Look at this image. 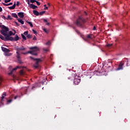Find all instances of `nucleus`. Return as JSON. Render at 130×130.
Segmentation results:
<instances>
[{"mask_svg": "<svg viewBox=\"0 0 130 130\" xmlns=\"http://www.w3.org/2000/svg\"><path fill=\"white\" fill-rule=\"evenodd\" d=\"M9 6H11V5H13V3H10L9 4Z\"/></svg>", "mask_w": 130, "mask_h": 130, "instance_id": "obj_42", "label": "nucleus"}, {"mask_svg": "<svg viewBox=\"0 0 130 130\" xmlns=\"http://www.w3.org/2000/svg\"><path fill=\"white\" fill-rule=\"evenodd\" d=\"M9 99H10L7 100V104H10V103H12V102H13V96H10V97L9 98Z\"/></svg>", "mask_w": 130, "mask_h": 130, "instance_id": "obj_10", "label": "nucleus"}, {"mask_svg": "<svg viewBox=\"0 0 130 130\" xmlns=\"http://www.w3.org/2000/svg\"><path fill=\"white\" fill-rule=\"evenodd\" d=\"M21 36L23 40H26V37L24 35L22 34Z\"/></svg>", "mask_w": 130, "mask_h": 130, "instance_id": "obj_23", "label": "nucleus"}, {"mask_svg": "<svg viewBox=\"0 0 130 130\" xmlns=\"http://www.w3.org/2000/svg\"><path fill=\"white\" fill-rule=\"evenodd\" d=\"M124 64V62H123V61H121L120 63V64L119 65L118 68L117 69V71L122 70V69H123V68L122 67H123Z\"/></svg>", "mask_w": 130, "mask_h": 130, "instance_id": "obj_7", "label": "nucleus"}, {"mask_svg": "<svg viewBox=\"0 0 130 130\" xmlns=\"http://www.w3.org/2000/svg\"><path fill=\"white\" fill-rule=\"evenodd\" d=\"M9 69H12V67L11 66L9 67Z\"/></svg>", "mask_w": 130, "mask_h": 130, "instance_id": "obj_46", "label": "nucleus"}, {"mask_svg": "<svg viewBox=\"0 0 130 130\" xmlns=\"http://www.w3.org/2000/svg\"><path fill=\"white\" fill-rule=\"evenodd\" d=\"M36 3L38 6H40V3H39V2L36 1Z\"/></svg>", "mask_w": 130, "mask_h": 130, "instance_id": "obj_33", "label": "nucleus"}, {"mask_svg": "<svg viewBox=\"0 0 130 130\" xmlns=\"http://www.w3.org/2000/svg\"><path fill=\"white\" fill-rule=\"evenodd\" d=\"M2 49L3 51L5 52V56H11V55H12V53H9L10 51V50L4 47H2Z\"/></svg>", "mask_w": 130, "mask_h": 130, "instance_id": "obj_5", "label": "nucleus"}, {"mask_svg": "<svg viewBox=\"0 0 130 130\" xmlns=\"http://www.w3.org/2000/svg\"><path fill=\"white\" fill-rule=\"evenodd\" d=\"M27 23L29 24V25L31 27V28H33V23H32V22L30 21H27Z\"/></svg>", "mask_w": 130, "mask_h": 130, "instance_id": "obj_19", "label": "nucleus"}, {"mask_svg": "<svg viewBox=\"0 0 130 130\" xmlns=\"http://www.w3.org/2000/svg\"><path fill=\"white\" fill-rule=\"evenodd\" d=\"M27 37L28 38V39H30V38H32V35L28 34L27 35Z\"/></svg>", "mask_w": 130, "mask_h": 130, "instance_id": "obj_21", "label": "nucleus"}, {"mask_svg": "<svg viewBox=\"0 0 130 130\" xmlns=\"http://www.w3.org/2000/svg\"><path fill=\"white\" fill-rule=\"evenodd\" d=\"M2 82H3V78H2V76H0V85Z\"/></svg>", "mask_w": 130, "mask_h": 130, "instance_id": "obj_32", "label": "nucleus"}, {"mask_svg": "<svg viewBox=\"0 0 130 130\" xmlns=\"http://www.w3.org/2000/svg\"><path fill=\"white\" fill-rule=\"evenodd\" d=\"M16 6H17V7H19V6H20V3H19V2H17Z\"/></svg>", "mask_w": 130, "mask_h": 130, "instance_id": "obj_38", "label": "nucleus"}, {"mask_svg": "<svg viewBox=\"0 0 130 130\" xmlns=\"http://www.w3.org/2000/svg\"><path fill=\"white\" fill-rule=\"evenodd\" d=\"M48 5L49 6V7H50V4L49 3L48 4Z\"/></svg>", "mask_w": 130, "mask_h": 130, "instance_id": "obj_44", "label": "nucleus"}, {"mask_svg": "<svg viewBox=\"0 0 130 130\" xmlns=\"http://www.w3.org/2000/svg\"><path fill=\"white\" fill-rule=\"evenodd\" d=\"M15 8H16V4H14L12 6L8 7V8H9L10 10H14Z\"/></svg>", "mask_w": 130, "mask_h": 130, "instance_id": "obj_14", "label": "nucleus"}, {"mask_svg": "<svg viewBox=\"0 0 130 130\" xmlns=\"http://www.w3.org/2000/svg\"><path fill=\"white\" fill-rule=\"evenodd\" d=\"M44 50H45V51H47V49H44Z\"/></svg>", "mask_w": 130, "mask_h": 130, "instance_id": "obj_45", "label": "nucleus"}, {"mask_svg": "<svg viewBox=\"0 0 130 130\" xmlns=\"http://www.w3.org/2000/svg\"><path fill=\"white\" fill-rule=\"evenodd\" d=\"M43 31H44V32L46 33H47V29H46V28H43Z\"/></svg>", "mask_w": 130, "mask_h": 130, "instance_id": "obj_36", "label": "nucleus"}, {"mask_svg": "<svg viewBox=\"0 0 130 130\" xmlns=\"http://www.w3.org/2000/svg\"><path fill=\"white\" fill-rule=\"evenodd\" d=\"M45 11H43L40 13V15H41V16H42V15H43V14H45Z\"/></svg>", "mask_w": 130, "mask_h": 130, "instance_id": "obj_27", "label": "nucleus"}, {"mask_svg": "<svg viewBox=\"0 0 130 130\" xmlns=\"http://www.w3.org/2000/svg\"><path fill=\"white\" fill-rule=\"evenodd\" d=\"M20 76H23V75H24V72L23 70H21L20 71Z\"/></svg>", "mask_w": 130, "mask_h": 130, "instance_id": "obj_22", "label": "nucleus"}, {"mask_svg": "<svg viewBox=\"0 0 130 130\" xmlns=\"http://www.w3.org/2000/svg\"><path fill=\"white\" fill-rule=\"evenodd\" d=\"M46 45H50V41H48L46 43Z\"/></svg>", "mask_w": 130, "mask_h": 130, "instance_id": "obj_31", "label": "nucleus"}, {"mask_svg": "<svg viewBox=\"0 0 130 130\" xmlns=\"http://www.w3.org/2000/svg\"><path fill=\"white\" fill-rule=\"evenodd\" d=\"M3 6H5V7H8V6H9V4H7L6 3H3Z\"/></svg>", "mask_w": 130, "mask_h": 130, "instance_id": "obj_26", "label": "nucleus"}, {"mask_svg": "<svg viewBox=\"0 0 130 130\" xmlns=\"http://www.w3.org/2000/svg\"><path fill=\"white\" fill-rule=\"evenodd\" d=\"M85 41H88V40H92V35H87L86 38H83Z\"/></svg>", "mask_w": 130, "mask_h": 130, "instance_id": "obj_8", "label": "nucleus"}, {"mask_svg": "<svg viewBox=\"0 0 130 130\" xmlns=\"http://www.w3.org/2000/svg\"><path fill=\"white\" fill-rule=\"evenodd\" d=\"M28 31H25L24 32V35H28Z\"/></svg>", "mask_w": 130, "mask_h": 130, "instance_id": "obj_34", "label": "nucleus"}, {"mask_svg": "<svg viewBox=\"0 0 130 130\" xmlns=\"http://www.w3.org/2000/svg\"><path fill=\"white\" fill-rule=\"evenodd\" d=\"M29 7L31 9H33V10H35V9H37V6H36L34 4H30Z\"/></svg>", "mask_w": 130, "mask_h": 130, "instance_id": "obj_12", "label": "nucleus"}, {"mask_svg": "<svg viewBox=\"0 0 130 130\" xmlns=\"http://www.w3.org/2000/svg\"><path fill=\"white\" fill-rule=\"evenodd\" d=\"M0 27L2 29V30H1V33L2 34V35L5 36V37H4V36L0 35V39L4 41H8V40L13 41V40H14V38L8 35L9 28L7 27L5 25H0Z\"/></svg>", "mask_w": 130, "mask_h": 130, "instance_id": "obj_2", "label": "nucleus"}, {"mask_svg": "<svg viewBox=\"0 0 130 130\" xmlns=\"http://www.w3.org/2000/svg\"><path fill=\"white\" fill-rule=\"evenodd\" d=\"M19 96L16 95L14 97V99L16 100V99H17V98H18Z\"/></svg>", "mask_w": 130, "mask_h": 130, "instance_id": "obj_39", "label": "nucleus"}, {"mask_svg": "<svg viewBox=\"0 0 130 130\" xmlns=\"http://www.w3.org/2000/svg\"><path fill=\"white\" fill-rule=\"evenodd\" d=\"M0 12H3V8L0 7Z\"/></svg>", "mask_w": 130, "mask_h": 130, "instance_id": "obj_40", "label": "nucleus"}, {"mask_svg": "<svg viewBox=\"0 0 130 130\" xmlns=\"http://www.w3.org/2000/svg\"><path fill=\"white\" fill-rule=\"evenodd\" d=\"M93 30H96V27L94 26Z\"/></svg>", "mask_w": 130, "mask_h": 130, "instance_id": "obj_43", "label": "nucleus"}, {"mask_svg": "<svg viewBox=\"0 0 130 130\" xmlns=\"http://www.w3.org/2000/svg\"><path fill=\"white\" fill-rule=\"evenodd\" d=\"M33 13L36 16H39V12H38V11L37 10H34Z\"/></svg>", "mask_w": 130, "mask_h": 130, "instance_id": "obj_16", "label": "nucleus"}, {"mask_svg": "<svg viewBox=\"0 0 130 130\" xmlns=\"http://www.w3.org/2000/svg\"><path fill=\"white\" fill-rule=\"evenodd\" d=\"M44 7H45L46 8V5H45L44 6Z\"/></svg>", "mask_w": 130, "mask_h": 130, "instance_id": "obj_47", "label": "nucleus"}, {"mask_svg": "<svg viewBox=\"0 0 130 130\" xmlns=\"http://www.w3.org/2000/svg\"><path fill=\"white\" fill-rule=\"evenodd\" d=\"M29 49H31V51L24 53V52H22V51H24L26 50V48H25L24 47L17 48L16 49V50H17L16 53L17 54V58L18 59L19 58H20V54H19V52H20V53H22V54H28V53H30V54H32L33 55H37V51H39V48L37 47H30Z\"/></svg>", "mask_w": 130, "mask_h": 130, "instance_id": "obj_1", "label": "nucleus"}, {"mask_svg": "<svg viewBox=\"0 0 130 130\" xmlns=\"http://www.w3.org/2000/svg\"><path fill=\"white\" fill-rule=\"evenodd\" d=\"M44 22H45V23H47V25H49V22H47V19H44Z\"/></svg>", "mask_w": 130, "mask_h": 130, "instance_id": "obj_25", "label": "nucleus"}, {"mask_svg": "<svg viewBox=\"0 0 130 130\" xmlns=\"http://www.w3.org/2000/svg\"><path fill=\"white\" fill-rule=\"evenodd\" d=\"M30 57V58H31V59H33V60H36L37 61L36 63L34 65V68H38V67H39V65L38 64V63H39V62L42 61V60H41V59H36V58H34L32 57Z\"/></svg>", "mask_w": 130, "mask_h": 130, "instance_id": "obj_6", "label": "nucleus"}, {"mask_svg": "<svg viewBox=\"0 0 130 130\" xmlns=\"http://www.w3.org/2000/svg\"><path fill=\"white\" fill-rule=\"evenodd\" d=\"M10 2H11V0H5V3H6V4L10 3Z\"/></svg>", "mask_w": 130, "mask_h": 130, "instance_id": "obj_28", "label": "nucleus"}, {"mask_svg": "<svg viewBox=\"0 0 130 130\" xmlns=\"http://www.w3.org/2000/svg\"><path fill=\"white\" fill-rule=\"evenodd\" d=\"M85 23V19L81 16H80L78 19L77 20L76 25L79 27L82 26V24Z\"/></svg>", "mask_w": 130, "mask_h": 130, "instance_id": "obj_3", "label": "nucleus"}, {"mask_svg": "<svg viewBox=\"0 0 130 130\" xmlns=\"http://www.w3.org/2000/svg\"><path fill=\"white\" fill-rule=\"evenodd\" d=\"M44 10H48V7H46L44 9Z\"/></svg>", "mask_w": 130, "mask_h": 130, "instance_id": "obj_41", "label": "nucleus"}, {"mask_svg": "<svg viewBox=\"0 0 130 130\" xmlns=\"http://www.w3.org/2000/svg\"><path fill=\"white\" fill-rule=\"evenodd\" d=\"M85 15H87V13L86 12H85Z\"/></svg>", "mask_w": 130, "mask_h": 130, "instance_id": "obj_48", "label": "nucleus"}, {"mask_svg": "<svg viewBox=\"0 0 130 130\" xmlns=\"http://www.w3.org/2000/svg\"><path fill=\"white\" fill-rule=\"evenodd\" d=\"M107 46H108V47H110V46H112V44H108L107 45Z\"/></svg>", "mask_w": 130, "mask_h": 130, "instance_id": "obj_35", "label": "nucleus"}, {"mask_svg": "<svg viewBox=\"0 0 130 130\" xmlns=\"http://www.w3.org/2000/svg\"><path fill=\"white\" fill-rule=\"evenodd\" d=\"M13 31H14V33H13V32H12V31H10L8 34L7 32V35H8L9 36H12V35H15V34H16V30H13Z\"/></svg>", "mask_w": 130, "mask_h": 130, "instance_id": "obj_11", "label": "nucleus"}, {"mask_svg": "<svg viewBox=\"0 0 130 130\" xmlns=\"http://www.w3.org/2000/svg\"><path fill=\"white\" fill-rule=\"evenodd\" d=\"M30 3H31L32 4H33L34 3H36V0H30Z\"/></svg>", "mask_w": 130, "mask_h": 130, "instance_id": "obj_29", "label": "nucleus"}, {"mask_svg": "<svg viewBox=\"0 0 130 130\" xmlns=\"http://www.w3.org/2000/svg\"><path fill=\"white\" fill-rule=\"evenodd\" d=\"M32 40H34L35 41L37 40V38H36V37L35 36L34 37Z\"/></svg>", "mask_w": 130, "mask_h": 130, "instance_id": "obj_30", "label": "nucleus"}, {"mask_svg": "<svg viewBox=\"0 0 130 130\" xmlns=\"http://www.w3.org/2000/svg\"><path fill=\"white\" fill-rule=\"evenodd\" d=\"M20 67L17 66L16 68L13 69L12 71V72L11 73H9V75L12 74V73H13V72H14V71H17V70H18V69H20Z\"/></svg>", "mask_w": 130, "mask_h": 130, "instance_id": "obj_17", "label": "nucleus"}, {"mask_svg": "<svg viewBox=\"0 0 130 130\" xmlns=\"http://www.w3.org/2000/svg\"><path fill=\"white\" fill-rule=\"evenodd\" d=\"M38 1H39V0H38Z\"/></svg>", "mask_w": 130, "mask_h": 130, "instance_id": "obj_49", "label": "nucleus"}, {"mask_svg": "<svg viewBox=\"0 0 130 130\" xmlns=\"http://www.w3.org/2000/svg\"><path fill=\"white\" fill-rule=\"evenodd\" d=\"M18 21L19 23H20L22 25H24V21H23L22 19H20V18H18Z\"/></svg>", "mask_w": 130, "mask_h": 130, "instance_id": "obj_18", "label": "nucleus"}, {"mask_svg": "<svg viewBox=\"0 0 130 130\" xmlns=\"http://www.w3.org/2000/svg\"><path fill=\"white\" fill-rule=\"evenodd\" d=\"M12 17H14V18H16V19H18V15H17V14L16 13H13Z\"/></svg>", "mask_w": 130, "mask_h": 130, "instance_id": "obj_20", "label": "nucleus"}, {"mask_svg": "<svg viewBox=\"0 0 130 130\" xmlns=\"http://www.w3.org/2000/svg\"><path fill=\"white\" fill-rule=\"evenodd\" d=\"M7 20H12V17L10 15H8Z\"/></svg>", "mask_w": 130, "mask_h": 130, "instance_id": "obj_24", "label": "nucleus"}, {"mask_svg": "<svg viewBox=\"0 0 130 130\" xmlns=\"http://www.w3.org/2000/svg\"><path fill=\"white\" fill-rule=\"evenodd\" d=\"M0 2H1V0H0Z\"/></svg>", "mask_w": 130, "mask_h": 130, "instance_id": "obj_50", "label": "nucleus"}, {"mask_svg": "<svg viewBox=\"0 0 130 130\" xmlns=\"http://www.w3.org/2000/svg\"><path fill=\"white\" fill-rule=\"evenodd\" d=\"M19 39V36H18V35H16L15 37V38L14 39V40H13L12 41H18Z\"/></svg>", "mask_w": 130, "mask_h": 130, "instance_id": "obj_15", "label": "nucleus"}, {"mask_svg": "<svg viewBox=\"0 0 130 130\" xmlns=\"http://www.w3.org/2000/svg\"><path fill=\"white\" fill-rule=\"evenodd\" d=\"M32 31L34 33V34H36L37 33V31H36V30L32 29Z\"/></svg>", "mask_w": 130, "mask_h": 130, "instance_id": "obj_37", "label": "nucleus"}, {"mask_svg": "<svg viewBox=\"0 0 130 130\" xmlns=\"http://www.w3.org/2000/svg\"><path fill=\"white\" fill-rule=\"evenodd\" d=\"M81 82V77L79 76H75L74 80V85H79Z\"/></svg>", "mask_w": 130, "mask_h": 130, "instance_id": "obj_4", "label": "nucleus"}, {"mask_svg": "<svg viewBox=\"0 0 130 130\" xmlns=\"http://www.w3.org/2000/svg\"><path fill=\"white\" fill-rule=\"evenodd\" d=\"M7 96V93L4 92L1 97V103L3 104V102H4V99H5V97Z\"/></svg>", "mask_w": 130, "mask_h": 130, "instance_id": "obj_9", "label": "nucleus"}, {"mask_svg": "<svg viewBox=\"0 0 130 130\" xmlns=\"http://www.w3.org/2000/svg\"><path fill=\"white\" fill-rule=\"evenodd\" d=\"M18 17H19V18H24V13L19 12V13H18Z\"/></svg>", "mask_w": 130, "mask_h": 130, "instance_id": "obj_13", "label": "nucleus"}]
</instances>
